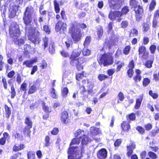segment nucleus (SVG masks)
Masks as SVG:
<instances>
[{
    "label": "nucleus",
    "instance_id": "1",
    "mask_svg": "<svg viewBox=\"0 0 159 159\" xmlns=\"http://www.w3.org/2000/svg\"><path fill=\"white\" fill-rule=\"evenodd\" d=\"M69 32L75 43L80 41L82 37V34L80 30L78 28L77 23L75 21L72 22L69 28Z\"/></svg>",
    "mask_w": 159,
    "mask_h": 159
},
{
    "label": "nucleus",
    "instance_id": "2",
    "mask_svg": "<svg viewBox=\"0 0 159 159\" xmlns=\"http://www.w3.org/2000/svg\"><path fill=\"white\" fill-rule=\"evenodd\" d=\"M26 32L28 39L34 43L37 44L39 41V33L38 30L34 28L30 27L26 28Z\"/></svg>",
    "mask_w": 159,
    "mask_h": 159
},
{
    "label": "nucleus",
    "instance_id": "3",
    "mask_svg": "<svg viewBox=\"0 0 159 159\" xmlns=\"http://www.w3.org/2000/svg\"><path fill=\"white\" fill-rule=\"evenodd\" d=\"M80 148L76 147H70L68 149V159H80L82 156L80 152Z\"/></svg>",
    "mask_w": 159,
    "mask_h": 159
},
{
    "label": "nucleus",
    "instance_id": "4",
    "mask_svg": "<svg viewBox=\"0 0 159 159\" xmlns=\"http://www.w3.org/2000/svg\"><path fill=\"white\" fill-rule=\"evenodd\" d=\"M9 32L11 37H18L20 34V30L18 25L16 22H12L9 27Z\"/></svg>",
    "mask_w": 159,
    "mask_h": 159
},
{
    "label": "nucleus",
    "instance_id": "5",
    "mask_svg": "<svg viewBox=\"0 0 159 159\" xmlns=\"http://www.w3.org/2000/svg\"><path fill=\"white\" fill-rule=\"evenodd\" d=\"M33 8L32 7H28L24 13L23 20L24 23L26 25L30 24L32 21V16L33 13Z\"/></svg>",
    "mask_w": 159,
    "mask_h": 159
},
{
    "label": "nucleus",
    "instance_id": "6",
    "mask_svg": "<svg viewBox=\"0 0 159 159\" xmlns=\"http://www.w3.org/2000/svg\"><path fill=\"white\" fill-rule=\"evenodd\" d=\"M124 0H109V6L111 9L117 10L121 7Z\"/></svg>",
    "mask_w": 159,
    "mask_h": 159
},
{
    "label": "nucleus",
    "instance_id": "7",
    "mask_svg": "<svg viewBox=\"0 0 159 159\" xmlns=\"http://www.w3.org/2000/svg\"><path fill=\"white\" fill-rule=\"evenodd\" d=\"M76 57H73L70 59L71 64L76 67L77 68L80 70L82 68L81 65L85 61V59L84 57L79 58L78 59H75Z\"/></svg>",
    "mask_w": 159,
    "mask_h": 159
},
{
    "label": "nucleus",
    "instance_id": "8",
    "mask_svg": "<svg viewBox=\"0 0 159 159\" xmlns=\"http://www.w3.org/2000/svg\"><path fill=\"white\" fill-rule=\"evenodd\" d=\"M101 61L104 66L111 64L113 63V60L110 54H104L102 56Z\"/></svg>",
    "mask_w": 159,
    "mask_h": 159
},
{
    "label": "nucleus",
    "instance_id": "9",
    "mask_svg": "<svg viewBox=\"0 0 159 159\" xmlns=\"http://www.w3.org/2000/svg\"><path fill=\"white\" fill-rule=\"evenodd\" d=\"M122 15L120 12L111 11L109 15V17L111 20H116L118 22H120L122 20Z\"/></svg>",
    "mask_w": 159,
    "mask_h": 159
},
{
    "label": "nucleus",
    "instance_id": "10",
    "mask_svg": "<svg viewBox=\"0 0 159 159\" xmlns=\"http://www.w3.org/2000/svg\"><path fill=\"white\" fill-rule=\"evenodd\" d=\"M67 25L66 23H62L59 20L57 21L55 26L56 30L57 32H60L61 34L64 33L65 31L66 30Z\"/></svg>",
    "mask_w": 159,
    "mask_h": 159
},
{
    "label": "nucleus",
    "instance_id": "11",
    "mask_svg": "<svg viewBox=\"0 0 159 159\" xmlns=\"http://www.w3.org/2000/svg\"><path fill=\"white\" fill-rule=\"evenodd\" d=\"M139 56L143 59H146L148 57V54L146 52V48L143 46H141L139 49Z\"/></svg>",
    "mask_w": 159,
    "mask_h": 159
},
{
    "label": "nucleus",
    "instance_id": "12",
    "mask_svg": "<svg viewBox=\"0 0 159 159\" xmlns=\"http://www.w3.org/2000/svg\"><path fill=\"white\" fill-rule=\"evenodd\" d=\"M25 123L27 125L26 128H25L26 130H24L25 133L27 131V133L28 134L30 132V129L32 127V122L31 120L29 117L26 118L25 120Z\"/></svg>",
    "mask_w": 159,
    "mask_h": 159
},
{
    "label": "nucleus",
    "instance_id": "13",
    "mask_svg": "<svg viewBox=\"0 0 159 159\" xmlns=\"http://www.w3.org/2000/svg\"><path fill=\"white\" fill-rule=\"evenodd\" d=\"M107 151L104 148L99 150L97 154V157L99 159H105L107 157Z\"/></svg>",
    "mask_w": 159,
    "mask_h": 159
},
{
    "label": "nucleus",
    "instance_id": "14",
    "mask_svg": "<svg viewBox=\"0 0 159 159\" xmlns=\"http://www.w3.org/2000/svg\"><path fill=\"white\" fill-rule=\"evenodd\" d=\"M136 145L134 143L131 141L129 146H127V155L128 157L130 156L132 154L133 150L135 148Z\"/></svg>",
    "mask_w": 159,
    "mask_h": 159
},
{
    "label": "nucleus",
    "instance_id": "15",
    "mask_svg": "<svg viewBox=\"0 0 159 159\" xmlns=\"http://www.w3.org/2000/svg\"><path fill=\"white\" fill-rule=\"evenodd\" d=\"M82 83L84 84H85L86 83L88 85L87 87V89L89 93L91 94L93 91V85L91 84V83H90L87 80H82Z\"/></svg>",
    "mask_w": 159,
    "mask_h": 159
},
{
    "label": "nucleus",
    "instance_id": "16",
    "mask_svg": "<svg viewBox=\"0 0 159 159\" xmlns=\"http://www.w3.org/2000/svg\"><path fill=\"white\" fill-rule=\"evenodd\" d=\"M37 59L36 57L30 60H27L24 61L23 65H25L27 67H30L32 66V65L34 63H36L37 61Z\"/></svg>",
    "mask_w": 159,
    "mask_h": 159
},
{
    "label": "nucleus",
    "instance_id": "17",
    "mask_svg": "<svg viewBox=\"0 0 159 159\" xmlns=\"http://www.w3.org/2000/svg\"><path fill=\"white\" fill-rule=\"evenodd\" d=\"M116 40L115 39L114 36L112 37L111 39L108 41V42L105 43L104 45L107 46L109 48H111V47L115 45L116 43Z\"/></svg>",
    "mask_w": 159,
    "mask_h": 159
},
{
    "label": "nucleus",
    "instance_id": "18",
    "mask_svg": "<svg viewBox=\"0 0 159 159\" xmlns=\"http://www.w3.org/2000/svg\"><path fill=\"white\" fill-rule=\"evenodd\" d=\"M141 73V71L139 69H137L136 70L135 73L136 75L133 77V79L135 83H137L139 81H140L141 80L142 77L140 75Z\"/></svg>",
    "mask_w": 159,
    "mask_h": 159
},
{
    "label": "nucleus",
    "instance_id": "19",
    "mask_svg": "<svg viewBox=\"0 0 159 159\" xmlns=\"http://www.w3.org/2000/svg\"><path fill=\"white\" fill-rule=\"evenodd\" d=\"M61 121L64 123H67L68 121V114L66 111H64L61 114Z\"/></svg>",
    "mask_w": 159,
    "mask_h": 159
},
{
    "label": "nucleus",
    "instance_id": "20",
    "mask_svg": "<svg viewBox=\"0 0 159 159\" xmlns=\"http://www.w3.org/2000/svg\"><path fill=\"white\" fill-rule=\"evenodd\" d=\"M81 139V143L83 145H86L91 141V139L89 138L87 135L83 134L80 137Z\"/></svg>",
    "mask_w": 159,
    "mask_h": 159
},
{
    "label": "nucleus",
    "instance_id": "21",
    "mask_svg": "<svg viewBox=\"0 0 159 159\" xmlns=\"http://www.w3.org/2000/svg\"><path fill=\"white\" fill-rule=\"evenodd\" d=\"M13 42L18 46H21L25 43V40L23 38H19L18 37H14Z\"/></svg>",
    "mask_w": 159,
    "mask_h": 159
},
{
    "label": "nucleus",
    "instance_id": "22",
    "mask_svg": "<svg viewBox=\"0 0 159 159\" xmlns=\"http://www.w3.org/2000/svg\"><path fill=\"white\" fill-rule=\"evenodd\" d=\"M136 3H136L134 2L133 4H131L134 7V10L136 14L143 13V10L142 6L139 5H137L135 6L134 5V4H136Z\"/></svg>",
    "mask_w": 159,
    "mask_h": 159
},
{
    "label": "nucleus",
    "instance_id": "23",
    "mask_svg": "<svg viewBox=\"0 0 159 159\" xmlns=\"http://www.w3.org/2000/svg\"><path fill=\"white\" fill-rule=\"evenodd\" d=\"M29 88L28 93L29 94L34 93L36 92L38 89L35 85L34 84L32 85L31 84H30Z\"/></svg>",
    "mask_w": 159,
    "mask_h": 159
},
{
    "label": "nucleus",
    "instance_id": "24",
    "mask_svg": "<svg viewBox=\"0 0 159 159\" xmlns=\"http://www.w3.org/2000/svg\"><path fill=\"white\" fill-rule=\"evenodd\" d=\"M90 133L92 136H94L100 133V131L98 128L91 127L90 129Z\"/></svg>",
    "mask_w": 159,
    "mask_h": 159
},
{
    "label": "nucleus",
    "instance_id": "25",
    "mask_svg": "<svg viewBox=\"0 0 159 159\" xmlns=\"http://www.w3.org/2000/svg\"><path fill=\"white\" fill-rule=\"evenodd\" d=\"M43 40V44L42 46L43 47L44 49H45L48 47V44L50 45L52 43L51 42L50 43V39L46 37L44 38Z\"/></svg>",
    "mask_w": 159,
    "mask_h": 159
},
{
    "label": "nucleus",
    "instance_id": "26",
    "mask_svg": "<svg viewBox=\"0 0 159 159\" xmlns=\"http://www.w3.org/2000/svg\"><path fill=\"white\" fill-rule=\"evenodd\" d=\"M10 7L9 9L10 12L9 16L11 18H13L16 16V11L17 10V7H16L10 6Z\"/></svg>",
    "mask_w": 159,
    "mask_h": 159
},
{
    "label": "nucleus",
    "instance_id": "27",
    "mask_svg": "<svg viewBox=\"0 0 159 159\" xmlns=\"http://www.w3.org/2000/svg\"><path fill=\"white\" fill-rule=\"evenodd\" d=\"M143 100V96L140 95L139 98H136V104L134 106V108L136 109H138L140 107L142 102Z\"/></svg>",
    "mask_w": 159,
    "mask_h": 159
},
{
    "label": "nucleus",
    "instance_id": "28",
    "mask_svg": "<svg viewBox=\"0 0 159 159\" xmlns=\"http://www.w3.org/2000/svg\"><path fill=\"white\" fill-rule=\"evenodd\" d=\"M81 53V50L79 49L74 50L70 57V59H72L73 58V57H78L80 56Z\"/></svg>",
    "mask_w": 159,
    "mask_h": 159
},
{
    "label": "nucleus",
    "instance_id": "29",
    "mask_svg": "<svg viewBox=\"0 0 159 159\" xmlns=\"http://www.w3.org/2000/svg\"><path fill=\"white\" fill-rule=\"evenodd\" d=\"M121 127L124 131H127L130 128L129 125L125 121H124L122 124Z\"/></svg>",
    "mask_w": 159,
    "mask_h": 159
},
{
    "label": "nucleus",
    "instance_id": "30",
    "mask_svg": "<svg viewBox=\"0 0 159 159\" xmlns=\"http://www.w3.org/2000/svg\"><path fill=\"white\" fill-rule=\"evenodd\" d=\"M156 5V2L155 0H152L149 6V10L150 11H152L155 8Z\"/></svg>",
    "mask_w": 159,
    "mask_h": 159
},
{
    "label": "nucleus",
    "instance_id": "31",
    "mask_svg": "<svg viewBox=\"0 0 159 159\" xmlns=\"http://www.w3.org/2000/svg\"><path fill=\"white\" fill-rule=\"evenodd\" d=\"M97 35L99 38L101 37L103 34V30L102 27L99 25L97 27Z\"/></svg>",
    "mask_w": 159,
    "mask_h": 159
},
{
    "label": "nucleus",
    "instance_id": "32",
    "mask_svg": "<svg viewBox=\"0 0 159 159\" xmlns=\"http://www.w3.org/2000/svg\"><path fill=\"white\" fill-rule=\"evenodd\" d=\"M24 144H20L19 146H14L13 148V150L14 151L17 152L24 149Z\"/></svg>",
    "mask_w": 159,
    "mask_h": 159
},
{
    "label": "nucleus",
    "instance_id": "33",
    "mask_svg": "<svg viewBox=\"0 0 159 159\" xmlns=\"http://www.w3.org/2000/svg\"><path fill=\"white\" fill-rule=\"evenodd\" d=\"M35 153L34 152L30 151L27 153L28 159H34L35 157Z\"/></svg>",
    "mask_w": 159,
    "mask_h": 159
},
{
    "label": "nucleus",
    "instance_id": "34",
    "mask_svg": "<svg viewBox=\"0 0 159 159\" xmlns=\"http://www.w3.org/2000/svg\"><path fill=\"white\" fill-rule=\"evenodd\" d=\"M51 96L54 98H57V94L56 91L53 88H52L50 90Z\"/></svg>",
    "mask_w": 159,
    "mask_h": 159
},
{
    "label": "nucleus",
    "instance_id": "35",
    "mask_svg": "<svg viewBox=\"0 0 159 159\" xmlns=\"http://www.w3.org/2000/svg\"><path fill=\"white\" fill-rule=\"evenodd\" d=\"M138 31L135 29H133L130 30V37H134L136 36L138 34Z\"/></svg>",
    "mask_w": 159,
    "mask_h": 159
},
{
    "label": "nucleus",
    "instance_id": "36",
    "mask_svg": "<svg viewBox=\"0 0 159 159\" xmlns=\"http://www.w3.org/2000/svg\"><path fill=\"white\" fill-rule=\"evenodd\" d=\"M54 4L55 11L57 13H58L60 10L59 4L56 0H54Z\"/></svg>",
    "mask_w": 159,
    "mask_h": 159
},
{
    "label": "nucleus",
    "instance_id": "37",
    "mask_svg": "<svg viewBox=\"0 0 159 159\" xmlns=\"http://www.w3.org/2000/svg\"><path fill=\"white\" fill-rule=\"evenodd\" d=\"M5 112L7 114L6 116L7 118H8L11 114V111L10 110V108L7 105H6L5 106Z\"/></svg>",
    "mask_w": 159,
    "mask_h": 159
},
{
    "label": "nucleus",
    "instance_id": "38",
    "mask_svg": "<svg viewBox=\"0 0 159 159\" xmlns=\"http://www.w3.org/2000/svg\"><path fill=\"white\" fill-rule=\"evenodd\" d=\"M50 137L48 136H46L45 139V146L46 147L49 146L50 145Z\"/></svg>",
    "mask_w": 159,
    "mask_h": 159
},
{
    "label": "nucleus",
    "instance_id": "39",
    "mask_svg": "<svg viewBox=\"0 0 159 159\" xmlns=\"http://www.w3.org/2000/svg\"><path fill=\"white\" fill-rule=\"evenodd\" d=\"M119 64L117 66V68H116V71L117 72H118L120 70L121 68L124 65V63L123 62H120V61H117L116 64Z\"/></svg>",
    "mask_w": 159,
    "mask_h": 159
},
{
    "label": "nucleus",
    "instance_id": "40",
    "mask_svg": "<svg viewBox=\"0 0 159 159\" xmlns=\"http://www.w3.org/2000/svg\"><path fill=\"white\" fill-rule=\"evenodd\" d=\"M129 11V8L128 7L125 6L122 9L120 12L122 15H123L125 14Z\"/></svg>",
    "mask_w": 159,
    "mask_h": 159
},
{
    "label": "nucleus",
    "instance_id": "41",
    "mask_svg": "<svg viewBox=\"0 0 159 159\" xmlns=\"http://www.w3.org/2000/svg\"><path fill=\"white\" fill-rule=\"evenodd\" d=\"M84 134V131L81 129H78L75 133V137H77Z\"/></svg>",
    "mask_w": 159,
    "mask_h": 159
},
{
    "label": "nucleus",
    "instance_id": "42",
    "mask_svg": "<svg viewBox=\"0 0 159 159\" xmlns=\"http://www.w3.org/2000/svg\"><path fill=\"white\" fill-rule=\"evenodd\" d=\"M128 120H134L136 118L135 115V114L132 113L130 114L127 117Z\"/></svg>",
    "mask_w": 159,
    "mask_h": 159
},
{
    "label": "nucleus",
    "instance_id": "43",
    "mask_svg": "<svg viewBox=\"0 0 159 159\" xmlns=\"http://www.w3.org/2000/svg\"><path fill=\"white\" fill-rule=\"evenodd\" d=\"M55 46L53 44H51V45H49V51L50 52L51 54L54 53L55 52Z\"/></svg>",
    "mask_w": 159,
    "mask_h": 159
},
{
    "label": "nucleus",
    "instance_id": "44",
    "mask_svg": "<svg viewBox=\"0 0 159 159\" xmlns=\"http://www.w3.org/2000/svg\"><path fill=\"white\" fill-rule=\"evenodd\" d=\"M62 95L64 97H65L68 93V89L67 88H64L62 90Z\"/></svg>",
    "mask_w": 159,
    "mask_h": 159
},
{
    "label": "nucleus",
    "instance_id": "45",
    "mask_svg": "<svg viewBox=\"0 0 159 159\" xmlns=\"http://www.w3.org/2000/svg\"><path fill=\"white\" fill-rule=\"evenodd\" d=\"M27 85L26 83H23L21 85L20 89L21 90L24 92L25 93L26 90Z\"/></svg>",
    "mask_w": 159,
    "mask_h": 159
},
{
    "label": "nucleus",
    "instance_id": "46",
    "mask_svg": "<svg viewBox=\"0 0 159 159\" xmlns=\"http://www.w3.org/2000/svg\"><path fill=\"white\" fill-rule=\"evenodd\" d=\"M82 52L83 55L85 56H89L91 53L89 49L86 48L84 49Z\"/></svg>",
    "mask_w": 159,
    "mask_h": 159
},
{
    "label": "nucleus",
    "instance_id": "47",
    "mask_svg": "<svg viewBox=\"0 0 159 159\" xmlns=\"http://www.w3.org/2000/svg\"><path fill=\"white\" fill-rule=\"evenodd\" d=\"M98 78L99 80L101 81H102V80L108 78V76L107 75L103 74H100L98 76Z\"/></svg>",
    "mask_w": 159,
    "mask_h": 159
},
{
    "label": "nucleus",
    "instance_id": "48",
    "mask_svg": "<svg viewBox=\"0 0 159 159\" xmlns=\"http://www.w3.org/2000/svg\"><path fill=\"white\" fill-rule=\"evenodd\" d=\"M11 97L12 98H14L16 94L14 87H11Z\"/></svg>",
    "mask_w": 159,
    "mask_h": 159
},
{
    "label": "nucleus",
    "instance_id": "49",
    "mask_svg": "<svg viewBox=\"0 0 159 159\" xmlns=\"http://www.w3.org/2000/svg\"><path fill=\"white\" fill-rule=\"evenodd\" d=\"M150 80L147 78H144L143 81V85L144 86H147L150 83Z\"/></svg>",
    "mask_w": 159,
    "mask_h": 159
},
{
    "label": "nucleus",
    "instance_id": "50",
    "mask_svg": "<svg viewBox=\"0 0 159 159\" xmlns=\"http://www.w3.org/2000/svg\"><path fill=\"white\" fill-rule=\"evenodd\" d=\"M130 48L131 47L129 46H126L123 50L124 53L126 55L128 54L130 51Z\"/></svg>",
    "mask_w": 159,
    "mask_h": 159
},
{
    "label": "nucleus",
    "instance_id": "51",
    "mask_svg": "<svg viewBox=\"0 0 159 159\" xmlns=\"http://www.w3.org/2000/svg\"><path fill=\"white\" fill-rule=\"evenodd\" d=\"M91 37L90 36H87L84 42V46H86L88 45L90 42Z\"/></svg>",
    "mask_w": 159,
    "mask_h": 159
},
{
    "label": "nucleus",
    "instance_id": "52",
    "mask_svg": "<svg viewBox=\"0 0 159 159\" xmlns=\"http://www.w3.org/2000/svg\"><path fill=\"white\" fill-rule=\"evenodd\" d=\"M80 139L78 138H75L73 139L70 144V146H71L72 144H79L80 142Z\"/></svg>",
    "mask_w": 159,
    "mask_h": 159
},
{
    "label": "nucleus",
    "instance_id": "53",
    "mask_svg": "<svg viewBox=\"0 0 159 159\" xmlns=\"http://www.w3.org/2000/svg\"><path fill=\"white\" fill-rule=\"evenodd\" d=\"M156 49V46L154 45H151L150 48L149 49L152 54H154Z\"/></svg>",
    "mask_w": 159,
    "mask_h": 159
},
{
    "label": "nucleus",
    "instance_id": "54",
    "mask_svg": "<svg viewBox=\"0 0 159 159\" xmlns=\"http://www.w3.org/2000/svg\"><path fill=\"white\" fill-rule=\"evenodd\" d=\"M84 77V74L83 73H78L76 74V79L78 80H80L81 79Z\"/></svg>",
    "mask_w": 159,
    "mask_h": 159
},
{
    "label": "nucleus",
    "instance_id": "55",
    "mask_svg": "<svg viewBox=\"0 0 159 159\" xmlns=\"http://www.w3.org/2000/svg\"><path fill=\"white\" fill-rule=\"evenodd\" d=\"M43 109L44 111L46 113H49L51 112V109L48 106H46L44 104H43Z\"/></svg>",
    "mask_w": 159,
    "mask_h": 159
},
{
    "label": "nucleus",
    "instance_id": "56",
    "mask_svg": "<svg viewBox=\"0 0 159 159\" xmlns=\"http://www.w3.org/2000/svg\"><path fill=\"white\" fill-rule=\"evenodd\" d=\"M153 61L149 60L146 61L145 63V66L148 68H150L152 66Z\"/></svg>",
    "mask_w": 159,
    "mask_h": 159
},
{
    "label": "nucleus",
    "instance_id": "57",
    "mask_svg": "<svg viewBox=\"0 0 159 159\" xmlns=\"http://www.w3.org/2000/svg\"><path fill=\"white\" fill-rule=\"evenodd\" d=\"M149 29V25L146 23H144L143 25V31L146 32Z\"/></svg>",
    "mask_w": 159,
    "mask_h": 159
},
{
    "label": "nucleus",
    "instance_id": "58",
    "mask_svg": "<svg viewBox=\"0 0 159 159\" xmlns=\"http://www.w3.org/2000/svg\"><path fill=\"white\" fill-rule=\"evenodd\" d=\"M148 154L149 157L155 159L157 158V156L156 155L152 152H150Z\"/></svg>",
    "mask_w": 159,
    "mask_h": 159
},
{
    "label": "nucleus",
    "instance_id": "59",
    "mask_svg": "<svg viewBox=\"0 0 159 159\" xmlns=\"http://www.w3.org/2000/svg\"><path fill=\"white\" fill-rule=\"evenodd\" d=\"M136 129L141 134H143L144 133L145 130L142 127L138 126Z\"/></svg>",
    "mask_w": 159,
    "mask_h": 159
},
{
    "label": "nucleus",
    "instance_id": "60",
    "mask_svg": "<svg viewBox=\"0 0 159 159\" xmlns=\"http://www.w3.org/2000/svg\"><path fill=\"white\" fill-rule=\"evenodd\" d=\"M149 93L154 99L157 98L158 97V95L157 93H153L152 91L150 90L149 92Z\"/></svg>",
    "mask_w": 159,
    "mask_h": 159
},
{
    "label": "nucleus",
    "instance_id": "61",
    "mask_svg": "<svg viewBox=\"0 0 159 159\" xmlns=\"http://www.w3.org/2000/svg\"><path fill=\"white\" fill-rule=\"evenodd\" d=\"M118 97L119 99L121 101H123L124 98V94L121 92H120L118 94Z\"/></svg>",
    "mask_w": 159,
    "mask_h": 159
},
{
    "label": "nucleus",
    "instance_id": "62",
    "mask_svg": "<svg viewBox=\"0 0 159 159\" xmlns=\"http://www.w3.org/2000/svg\"><path fill=\"white\" fill-rule=\"evenodd\" d=\"M134 73V71L131 69H129L127 71L128 76L130 78L132 77L133 74Z\"/></svg>",
    "mask_w": 159,
    "mask_h": 159
},
{
    "label": "nucleus",
    "instance_id": "63",
    "mask_svg": "<svg viewBox=\"0 0 159 159\" xmlns=\"http://www.w3.org/2000/svg\"><path fill=\"white\" fill-rule=\"evenodd\" d=\"M143 16V13L136 14V20L138 21H139L141 19Z\"/></svg>",
    "mask_w": 159,
    "mask_h": 159
},
{
    "label": "nucleus",
    "instance_id": "64",
    "mask_svg": "<svg viewBox=\"0 0 159 159\" xmlns=\"http://www.w3.org/2000/svg\"><path fill=\"white\" fill-rule=\"evenodd\" d=\"M159 17V10H157L154 12V19H157Z\"/></svg>",
    "mask_w": 159,
    "mask_h": 159
}]
</instances>
